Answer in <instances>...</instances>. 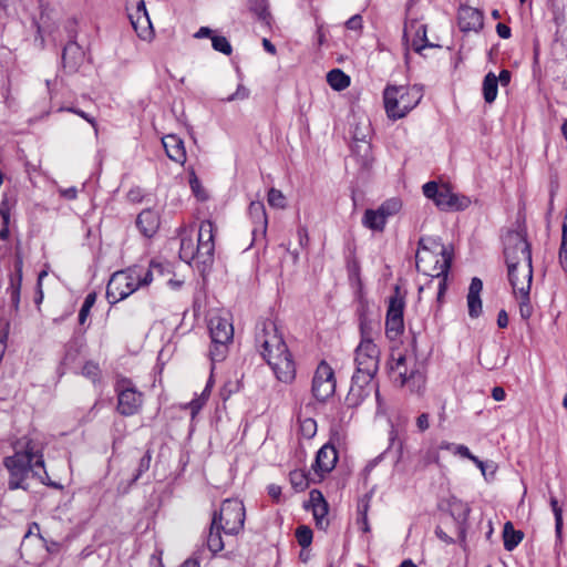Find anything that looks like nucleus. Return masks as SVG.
Listing matches in <instances>:
<instances>
[{"label": "nucleus", "mask_w": 567, "mask_h": 567, "mask_svg": "<svg viewBox=\"0 0 567 567\" xmlns=\"http://www.w3.org/2000/svg\"><path fill=\"white\" fill-rule=\"evenodd\" d=\"M12 447L13 455L3 458V465L9 473L8 489L29 491L30 477L38 478L47 486L62 488L61 484L50 480L44 467L43 454L33 440L23 436L17 440Z\"/></svg>", "instance_id": "1"}, {"label": "nucleus", "mask_w": 567, "mask_h": 567, "mask_svg": "<svg viewBox=\"0 0 567 567\" xmlns=\"http://www.w3.org/2000/svg\"><path fill=\"white\" fill-rule=\"evenodd\" d=\"M255 346L274 371L278 381L291 383L296 378V363L275 321L259 320L255 328Z\"/></svg>", "instance_id": "2"}, {"label": "nucleus", "mask_w": 567, "mask_h": 567, "mask_svg": "<svg viewBox=\"0 0 567 567\" xmlns=\"http://www.w3.org/2000/svg\"><path fill=\"white\" fill-rule=\"evenodd\" d=\"M504 256L508 270L511 286L522 284V280L532 282V249L523 230H511L504 237Z\"/></svg>", "instance_id": "3"}, {"label": "nucleus", "mask_w": 567, "mask_h": 567, "mask_svg": "<svg viewBox=\"0 0 567 567\" xmlns=\"http://www.w3.org/2000/svg\"><path fill=\"white\" fill-rule=\"evenodd\" d=\"M423 97V90L419 85L388 84L383 90L384 110L389 118L396 121L406 116Z\"/></svg>", "instance_id": "4"}, {"label": "nucleus", "mask_w": 567, "mask_h": 567, "mask_svg": "<svg viewBox=\"0 0 567 567\" xmlns=\"http://www.w3.org/2000/svg\"><path fill=\"white\" fill-rule=\"evenodd\" d=\"M426 198L433 200L436 207L444 212H458L466 209L471 200L464 195L453 193L449 185H439L434 181L425 183L422 187Z\"/></svg>", "instance_id": "5"}, {"label": "nucleus", "mask_w": 567, "mask_h": 567, "mask_svg": "<svg viewBox=\"0 0 567 567\" xmlns=\"http://www.w3.org/2000/svg\"><path fill=\"white\" fill-rule=\"evenodd\" d=\"M245 506L238 499H225L220 511L213 515V526L223 529L226 535H237L245 524Z\"/></svg>", "instance_id": "6"}, {"label": "nucleus", "mask_w": 567, "mask_h": 567, "mask_svg": "<svg viewBox=\"0 0 567 567\" xmlns=\"http://www.w3.org/2000/svg\"><path fill=\"white\" fill-rule=\"evenodd\" d=\"M140 269L128 268L114 272L106 286V299L109 303L115 305L127 298L138 288Z\"/></svg>", "instance_id": "7"}, {"label": "nucleus", "mask_w": 567, "mask_h": 567, "mask_svg": "<svg viewBox=\"0 0 567 567\" xmlns=\"http://www.w3.org/2000/svg\"><path fill=\"white\" fill-rule=\"evenodd\" d=\"M406 292L402 291L399 285L393 288V293L389 297L385 316V336L389 340H396L404 331V308Z\"/></svg>", "instance_id": "8"}, {"label": "nucleus", "mask_w": 567, "mask_h": 567, "mask_svg": "<svg viewBox=\"0 0 567 567\" xmlns=\"http://www.w3.org/2000/svg\"><path fill=\"white\" fill-rule=\"evenodd\" d=\"M117 395L116 411L123 416H132L140 412L143 405V393L133 384L132 380L122 378L116 381Z\"/></svg>", "instance_id": "9"}, {"label": "nucleus", "mask_w": 567, "mask_h": 567, "mask_svg": "<svg viewBox=\"0 0 567 567\" xmlns=\"http://www.w3.org/2000/svg\"><path fill=\"white\" fill-rule=\"evenodd\" d=\"M381 350L375 343H359L354 350L355 372L374 377L380 367Z\"/></svg>", "instance_id": "10"}, {"label": "nucleus", "mask_w": 567, "mask_h": 567, "mask_svg": "<svg viewBox=\"0 0 567 567\" xmlns=\"http://www.w3.org/2000/svg\"><path fill=\"white\" fill-rule=\"evenodd\" d=\"M373 379L374 377H369L354 371L351 378L349 392L346 396V404L348 408L353 409L359 406L370 395L373 389L375 390L377 399H379V388L372 383Z\"/></svg>", "instance_id": "11"}, {"label": "nucleus", "mask_w": 567, "mask_h": 567, "mask_svg": "<svg viewBox=\"0 0 567 567\" xmlns=\"http://www.w3.org/2000/svg\"><path fill=\"white\" fill-rule=\"evenodd\" d=\"M311 390L313 396L320 402H326L334 393V371L326 361H321L318 364L312 379Z\"/></svg>", "instance_id": "12"}, {"label": "nucleus", "mask_w": 567, "mask_h": 567, "mask_svg": "<svg viewBox=\"0 0 567 567\" xmlns=\"http://www.w3.org/2000/svg\"><path fill=\"white\" fill-rule=\"evenodd\" d=\"M458 27L463 32H478L484 27L483 11L470 6H461L458 9Z\"/></svg>", "instance_id": "13"}, {"label": "nucleus", "mask_w": 567, "mask_h": 567, "mask_svg": "<svg viewBox=\"0 0 567 567\" xmlns=\"http://www.w3.org/2000/svg\"><path fill=\"white\" fill-rule=\"evenodd\" d=\"M85 59V52L75 41H69L62 51V66L66 73H75Z\"/></svg>", "instance_id": "14"}, {"label": "nucleus", "mask_w": 567, "mask_h": 567, "mask_svg": "<svg viewBox=\"0 0 567 567\" xmlns=\"http://www.w3.org/2000/svg\"><path fill=\"white\" fill-rule=\"evenodd\" d=\"M23 270V259L22 256L17 252L14 260V271L9 275V287L7 288V292L10 296V302L14 311H19L20 306V296H21V286H22V272Z\"/></svg>", "instance_id": "15"}, {"label": "nucleus", "mask_w": 567, "mask_h": 567, "mask_svg": "<svg viewBox=\"0 0 567 567\" xmlns=\"http://www.w3.org/2000/svg\"><path fill=\"white\" fill-rule=\"evenodd\" d=\"M248 215L254 224V228L251 230L254 240H256L258 236L265 238L268 218L264 203L260 200L251 202L248 207Z\"/></svg>", "instance_id": "16"}, {"label": "nucleus", "mask_w": 567, "mask_h": 567, "mask_svg": "<svg viewBox=\"0 0 567 567\" xmlns=\"http://www.w3.org/2000/svg\"><path fill=\"white\" fill-rule=\"evenodd\" d=\"M337 461L338 451L328 442L317 452L313 468L317 473L326 474L334 468Z\"/></svg>", "instance_id": "17"}, {"label": "nucleus", "mask_w": 567, "mask_h": 567, "mask_svg": "<svg viewBox=\"0 0 567 567\" xmlns=\"http://www.w3.org/2000/svg\"><path fill=\"white\" fill-rule=\"evenodd\" d=\"M208 328L212 342L233 341L234 327L227 319L214 316L209 319Z\"/></svg>", "instance_id": "18"}, {"label": "nucleus", "mask_w": 567, "mask_h": 567, "mask_svg": "<svg viewBox=\"0 0 567 567\" xmlns=\"http://www.w3.org/2000/svg\"><path fill=\"white\" fill-rule=\"evenodd\" d=\"M453 260V254L446 247L442 248V261L435 260L434 270L435 274H431L432 277L439 278V290L437 299L440 300L446 290V278Z\"/></svg>", "instance_id": "19"}, {"label": "nucleus", "mask_w": 567, "mask_h": 567, "mask_svg": "<svg viewBox=\"0 0 567 567\" xmlns=\"http://www.w3.org/2000/svg\"><path fill=\"white\" fill-rule=\"evenodd\" d=\"M135 224L144 237L152 238L159 228V216L155 210L147 208L137 215Z\"/></svg>", "instance_id": "20"}, {"label": "nucleus", "mask_w": 567, "mask_h": 567, "mask_svg": "<svg viewBox=\"0 0 567 567\" xmlns=\"http://www.w3.org/2000/svg\"><path fill=\"white\" fill-rule=\"evenodd\" d=\"M163 146L167 156L179 164H184L186 161V151L183 140L175 135L168 134L162 138Z\"/></svg>", "instance_id": "21"}, {"label": "nucleus", "mask_w": 567, "mask_h": 567, "mask_svg": "<svg viewBox=\"0 0 567 567\" xmlns=\"http://www.w3.org/2000/svg\"><path fill=\"white\" fill-rule=\"evenodd\" d=\"M483 282L480 278L474 277L470 284L467 293V307L471 318H478L482 313L481 291Z\"/></svg>", "instance_id": "22"}, {"label": "nucleus", "mask_w": 567, "mask_h": 567, "mask_svg": "<svg viewBox=\"0 0 567 567\" xmlns=\"http://www.w3.org/2000/svg\"><path fill=\"white\" fill-rule=\"evenodd\" d=\"M532 282L522 280V284L512 286L513 292L519 298V315L524 320H528L533 315V307L530 303L529 292Z\"/></svg>", "instance_id": "23"}, {"label": "nucleus", "mask_w": 567, "mask_h": 567, "mask_svg": "<svg viewBox=\"0 0 567 567\" xmlns=\"http://www.w3.org/2000/svg\"><path fill=\"white\" fill-rule=\"evenodd\" d=\"M360 342L359 343H374V336L380 333V322L373 318H367L359 322Z\"/></svg>", "instance_id": "24"}, {"label": "nucleus", "mask_w": 567, "mask_h": 567, "mask_svg": "<svg viewBox=\"0 0 567 567\" xmlns=\"http://www.w3.org/2000/svg\"><path fill=\"white\" fill-rule=\"evenodd\" d=\"M135 4V13H128L133 28L137 31L140 27L151 25L144 0H130Z\"/></svg>", "instance_id": "25"}, {"label": "nucleus", "mask_w": 567, "mask_h": 567, "mask_svg": "<svg viewBox=\"0 0 567 567\" xmlns=\"http://www.w3.org/2000/svg\"><path fill=\"white\" fill-rule=\"evenodd\" d=\"M524 533L516 530L512 522H506L503 529L504 548L507 551L514 550L518 544L523 540Z\"/></svg>", "instance_id": "26"}, {"label": "nucleus", "mask_w": 567, "mask_h": 567, "mask_svg": "<svg viewBox=\"0 0 567 567\" xmlns=\"http://www.w3.org/2000/svg\"><path fill=\"white\" fill-rule=\"evenodd\" d=\"M362 224L364 227L373 231H383L386 224V219L379 209H367L362 217Z\"/></svg>", "instance_id": "27"}, {"label": "nucleus", "mask_w": 567, "mask_h": 567, "mask_svg": "<svg viewBox=\"0 0 567 567\" xmlns=\"http://www.w3.org/2000/svg\"><path fill=\"white\" fill-rule=\"evenodd\" d=\"M482 91L485 103L492 104L496 100L498 92V80L493 72H488L484 76Z\"/></svg>", "instance_id": "28"}, {"label": "nucleus", "mask_w": 567, "mask_h": 567, "mask_svg": "<svg viewBox=\"0 0 567 567\" xmlns=\"http://www.w3.org/2000/svg\"><path fill=\"white\" fill-rule=\"evenodd\" d=\"M426 378L419 363H414L410 369V382L408 386L412 393L421 394L425 389Z\"/></svg>", "instance_id": "29"}, {"label": "nucleus", "mask_w": 567, "mask_h": 567, "mask_svg": "<svg viewBox=\"0 0 567 567\" xmlns=\"http://www.w3.org/2000/svg\"><path fill=\"white\" fill-rule=\"evenodd\" d=\"M470 512L471 509L466 504H460L457 507H454L452 512V515L457 524L458 536L462 542H465Z\"/></svg>", "instance_id": "30"}, {"label": "nucleus", "mask_w": 567, "mask_h": 567, "mask_svg": "<svg viewBox=\"0 0 567 567\" xmlns=\"http://www.w3.org/2000/svg\"><path fill=\"white\" fill-rule=\"evenodd\" d=\"M417 246H419V249H417V252L415 255V264H416L417 270H421V262L424 259L420 255L421 250H423V251H432V250H435L436 248L440 247L441 248L440 254L442 255V248L445 247L441 243L440 238H434V237H422V238H420V240L417 243Z\"/></svg>", "instance_id": "31"}, {"label": "nucleus", "mask_w": 567, "mask_h": 567, "mask_svg": "<svg viewBox=\"0 0 567 567\" xmlns=\"http://www.w3.org/2000/svg\"><path fill=\"white\" fill-rule=\"evenodd\" d=\"M214 243H197V248L195 252L190 254V259H195L203 265H210L214 260Z\"/></svg>", "instance_id": "32"}, {"label": "nucleus", "mask_w": 567, "mask_h": 567, "mask_svg": "<svg viewBox=\"0 0 567 567\" xmlns=\"http://www.w3.org/2000/svg\"><path fill=\"white\" fill-rule=\"evenodd\" d=\"M328 84L336 91H342L350 85V76L340 69H333L327 74Z\"/></svg>", "instance_id": "33"}, {"label": "nucleus", "mask_w": 567, "mask_h": 567, "mask_svg": "<svg viewBox=\"0 0 567 567\" xmlns=\"http://www.w3.org/2000/svg\"><path fill=\"white\" fill-rule=\"evenodd\" d=\"M249 10L257 17V19L269 25L271 16L268 10L267 0H248Z\"/></svg>", "instance_id": "34"}, {"label": "nucleus", "mask_w": 567, "mask_h": 567, "mask_svg": "<svg viewBox=\"0 0 567 567\" xmlns=\"http://www.w3.org/2000/svg\"><path fill=\"white\" fill-rule=\"evenodd\" d=\"M223 529L213 526V522L210 523L209 533L207 536V547L212 551V554H217L224 549V542L221 538Z\"/></svg>", "instance_id": "35"}, {"label": "nucleus", "mask_w": 567, "mask_h": 567, "mask_svg": "<svg viewBox=\"0 0 567 567\" xmlns=\"http://www.w3.org/2000/svg\"><path fill=\"white\" fill-rule=\"evenodd\" d=\"M414 24H416V39L413 41V47L416 52H421L424 48L432 47V44L427 41L426 38V25L414 21L411 23V27H413Z\"/></svg>", "instance_id": "36"}, {"label": "nucleus", "mask_w": 567, "mask_h": 567, "mask_svg": "<svg viewBox=\"0 0 567 567\" xmlns=\"http://www.w3.org/2000/svg\"><path fill=\"white\" fill-rule=\"evenodd\" d=\"M354 138V146L353 152L361 155L363 157L364 163H367L371 157V144L365 141V135L359 136V134L355 132L353 135Z\"/></svg>", "instance_id": "37"}, {"label": "nucleus", "mask_w": 567, "mask_h": 567, "mask_svg": "<svg viewBox=\"0 0 567 567\" xmlns=\"http://www.w3.org/2000/svg\"><path fill=\"white\" fill-rule=\"evenodd\" d=\"M230 341L212 342L209 349V357L213 362H221L228 352V343Z\"/></svg>", "instance_id": "38"}, {"label": "nucleus", "mask_w": 567, "mask_h": 567, "mask_svg": "<svg viewBox=\"0 0 567 567\" xmlns=\"http://www.w3.org/2000/svg\"><path fill=\"white\" fill-rule=\"evenodd\" d=\"M152 461V450L147 449L144 455L140 458L135 474L133 475L130 485L138 481L142 475L150 470Z\"/></svg>", "instance_id": "39"}, {"label": "nucleus", "mask_w": 567, "mask_h": 567, "mask_svg": "<svg viewBox=\"0 0 567 567\" xmlns=\"http://www.w3.org/2000/svg\"><path fill=\"white\" fill-rule=\"evenodd\" d=\"M329 512V505L328 503H324L322 505H315L312 508L313 518L316 520V526L318 528H327L329 525V522L327 519V515Z\"/></svg>", "instance_id": "40"}, {"label": "nucleus", "mask_w": 567, "mask_h": 567, "mask_svg": "<svg viewBox=\"0 0 567 567\" xmlns=\"http://www.w3.org/2000/svg\"><path fill=\"white\" fill-rule=\"evenodd\" d=\"M197 243H214V225L210 220L200 223Z\"/></svg>", "instance_id": "41"}, {"label": "nucleus", "mask_w": 567, "mask_h": 567, "mask_svg": "<svg viewBox=\"0 0 567 567\" xmlns=\"http://www.w3.org/2000/svg\"><path fill=\"white\" fill-rule=\"evenodd\" d=\"M295 536H296L298 544L302 548H307L312 543L313 534H312V530L310 529V527H308L306 525H301L296 529Z\"/></svg>", "instance_id": "42"}, {"label": "nucleus", "mask_w": 567, "mask_h": 567, "mask_svg": "<svg viewBox=\"0 0 567 567\" xmlns=\"http://www.w3.org/2000/svg\"><path fill=\"white\" fill-rule=\"evenodd\" d=\"M402 207V204L396 198H391L385 200L378 209L384 215V218L388 219L390 216L395 215Z\"/></svg>", "instance_id": "43"}, {"label": "nucleus", "mask_w": 567, "mask_h": 567, "mask_svg": "<svg viewBox=\"0 0 567 567\" xmlns=\"http://www.w3.org/2000/svg\"><path fill=\"white\" fill-rule=\"evenodd\" d=\"M290 483L296 491H303L308 487V478L305 472L295 470L289 474Z\"/></svg>", "instance_id": "44"}, {"label": "nucleus", "mask_w": 567, "mask_h": 567, "mask_svg": "<svg viewBox=\"0 0 567 567\" xmlns=\"http://www.w3.org/2000/svg\"><path fill=\"white\" fill-rule=\"evenodd\" d=\"M212 45L215 51H218L226 55H230L233 52L230 42L227 40L226 37H223V35H213L212 37Z\"/></svg>", "instance_id": "45"}, {"label": "nucleus", "mask_w": 567, "mask_h": 567, "mask_svg": "<svg viewBox=\"0 0 567 567\" xmlns=\"http://www.w3.org/2000/svg\"><path fill=\"white\" fill-rule=\"evenodd\" d=\"M268 204L274 208H285L286 207V197L282 192L272 187L269 189L267 195Z\"/></svg>", "instance_id": "46"}, {"label": "nucleus", "mask_w": 567, "mask_h": 567, "mask_svg": "<svg viewBox=\"0 0 567 567\" xmlns=\"http://www.w3.org/2000/svg\"><path fill=\"white\" fill-rule=\"evenodd\" d=\"M79 355V348L75 343H66L64 347V355L61 360L62 365H69L73 363Z\"/></svg>", "instance_id": "47"}, {"label": "nucleus", "mask_w": 567, "mask_h": 567, "mask_svg": "<svg viewBox=\"0 0 567 567\" xmlns=\"http://www.w3.org/2000/svg\"><path fill=\"white\" fill-rule=\"evenodd\" d=\"M82 374L95 383L100 379V368L96 363L87 361L82 368Z\"/></svg>", "instance_id": "48"}, {"label": "nucleus", "mask_w": 567, "mask_h": 567, "mask_svg": "<svg viewBox=\"0 0 567 567\" xmlns=\"http://www.w3.org/2000/svg\"><path fill=\"white\" fill-rule=\"evenodd\" d=\"M559 262L561 267L567 266V218L563 224L561 244L559 248Z\"/></svg>", "instance_id": "49"}, {"label": "nucleus", "mask_w": 567, "mask_h": 567, "mask_svg": "<svg viewBox=\"0 0 567 567\" xmlns=\"http://www.w3.org/2000/svg\"><path fill=\"white\" fill-rule=\"evenodd\" d=\"M439 453L436 451H426L421 458L419 460L415 468L419 471H423L431 463L437 462Z\"/></svg>", "instance_id": "50"}, {"label": "nucleus", "mask_w": 567, "mask_h": 567, "mask_svg": "<svg viewBox=\"0 0 567 567\" xmlns=\"http://www.w3.org/2000/svg\"><path fill=\"white\" fill-rule=\"evenodd\" d=\"M249 94H250V91L249 89H247L245 85L243 84H239L237 86V90L235 93L230 94L229 96H227L224 101L226 102H233V101H237V100H246L249 97Z\"/></svg>", "instance_id": "51"}, {"label": "nucleus", "mask_w": 567, "mask_h": 567, "mask_svg": "<svg viewBox=\"0 0 567 567\" xmlns=\"http://www.w3.org/2000/svg\"><path fill=\"white\" fill-rule=\"evenodd\" d=\"M317 431V423L313 419H306L301 423V432L307 437H312Z\"/></svg>", "instance_id": "52"}, {"label": "nucleus", "mask_w": 567, "mask_h": 567, "mask_svg": "<svg viewBox=\"0 0 567 567\" xmlns=\"http://www.w3.org/2000/svg\"><path fill=\"white\" fill-rule=\"evenodd\" d=\"M348 30L361 31L363 28V18L361 14H354L344 23Z\"/></svg>", "instance_id": "53"}, {"label": "nucleus", "mask_w": 567, "mask_h": 567, "mask_svg": "<svg viewBox=\"0 0 567 567\" xmlns=\"http://www.w3.org/2000/svg\"><path fill=\"white\" fill-rule=\"evenodd\" d=\"M189 185H190V188H192L194 195L197 198H199L202 200L206 199V195L202 189L200 182L195 174H192V176L189 178Z\"/></svg>", "instance_id": "54"}, {"label": "nucleus", "mask_w": 567, "mask_h": 567, "mask_svg": "<svg viewBox=\"0 0 567 567\" xmlns=\"http://www.w3.org/2000/svg\"><path fill=\"white\" fill-rule=\"evenodd\" d=\"M555 517V533L558 539H561L563 535V509L561 507L551 509Z\"/></svg>", "instance_id": "55"}, {"label": "nucleus", "mask_w": 567, "mask_h": 567, "mask_svg": "<svg viewBox=\"0 0 567 567\" xmlns=\"http://www.w3.org/2000/svg\"><path fill=\"white\" fill-rule=\"evenodd\" d=\"M358 321L364 320L371 317L370 306L367 300L361 299L357 308Z\"/></svg>", "instance_id": "56"}, {"label": "nucleus", "mask_w": 567, "mask_h": 567, "mask_svg": "<svg viewBox=\"0 0 567 567\" xmlns=\"http://www.w3.org/2000/svg\"><path fill=\"white\" fill-rule=\"evenodd\" d=\"M0 216L2 219V224H9L10 223V204L7 196H3L1 203H0Z\"/></svg>", "instance_id": "57"}, {"label": "nucleus", "mask_w": 567, "mask_h": 567, "mask_svg": "<svg viewBox=\"0 0 567 567\" xmlns=\"http://www.w3.org/2000/svg\"><path fill=\"white\" fill-rule=\"evenodd\" d=\"M9 330H10V322L8 320L1 321L0 323V346H1V352L4 351L6 342L9 337Z\"/></svg>", "instance_id": "58"}, {"label": "nucleus", "mask_w": 567, "mask_h": 567, "mask_svg": "<svg viewBox=\"0 0 567 567\" xmlns=\"http://www.w3.org/2000/svg\"><path fill=\"white\" fill-rule=\"evenodd\" d=\"M309 503H310L311 507L313 508L315 505H322V504L327 503V501L324 499L322 493L319 489H312L310 492Z\"/></svg>", "instance_id": "59"}, {"label": "nucleus", "mask_w": 567, "mask_h": 567, "mask_svg": "<svg viewBox=\"0 0 567 567\" xmlns=\"http://www.w3.org/2000/svg\"><path fill=\"white\" fill-rule=\"evenodd\" d=\"M192 252H194L192 239L183 238L181 241V256L183 258H190Z\"/></svg>", "instance_id": "60"}, {"label": "nucleus", "mask_w": 567, "mask_h": 567, "mask_svg": "<svg viewBox=\"0 0 567 567\" xmlns=\"http://www.w3.org/2000/svg\"><path fill=\"white\" fill-rule=\"evenodd\" d=\"M558 190H559L558 177L556 175L555 176H550L549 185H548V192H549V199H551V202L555 200V197L558 194Z\"/></svg>", "instance_id": "61"}, {"label": "nucleus", "mask_w": 567, "mask_h": 567, "mask_svg": "<svg viewBox=\"0 0 567 567\" xmlns=\"http://www.w3.org/2000/svg\"><path fill=\"white\" fill-rule=\"evenodd\" d=\"M297 235H298V240H299L300 247H302V248L308 247L309 235H308L307 228L305 226H299L297 229Z\"/></svg>", "instance_id": "62"}, {"label": "nucleus", "mask_w": 567, "mask_h": 567, "mask_svg": "<svg viewBox=\"0 0 567 567\" xmlns=\"http://www.w3.org/2000/svg\"><path fill=\"white\" fill-rule=\"evenodd\" d=\"M416 426L421 432H424L429 429L430 422H429V414L427 413H421L416 417Z\"/></svg>", "instance_id": "63"}, {"label": "nucleus", "mask_w": 567, "mask_h": 567, "mask_svg": "<svg viewBox=\"0 0 567 567\" xmlns=\"http://www.w3.org/2000/svg\"><path fill=\"white\" fill-rule=\"evenodd\" d=\"M496 32H497L498 37L502 39H508L512 35L511 28L504 23H497Z\"/></svg>", "instance_id": "64"}]
</instances>
